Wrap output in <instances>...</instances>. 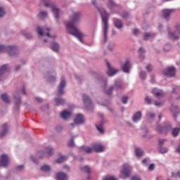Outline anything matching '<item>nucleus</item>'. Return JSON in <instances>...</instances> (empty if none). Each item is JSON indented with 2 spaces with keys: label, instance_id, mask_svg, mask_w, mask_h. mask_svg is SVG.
I'll return each instance as SVG.
<instances>
[{
  "label": "nucleus",
  "instance_id": "50",
  "mask_svg": "<svg viewBox=\"0 0 180 180\" xmlns=\"http://www.w3.org/2000/svg\"><path fill=\"white\" fill-rule=\"evenodd\" d=\"M145 102L146 103H147L148 105H153V102L150 99V97L148 96H146V98H145Z\"/></svg>",
  "mask_w": 180,
  "mask_h": 180
},
{
  "label": "nucleus",
  "instance_id": "17",
  "mask_svg": "<svg viewBox=\"0 0 180 180\" xmlns=\"http://www.w3.org/2000/svg\"><path fill=\"white\" fill-rule=\"evenodd\" d=\"M9 163V157L8 155L3 154L1 157H0V167H6Z\"/></svg>",
  "mask_w": 180,
  "mask_h": 180
},
{
  "label": "nucleus",
  "instance_id": "31",
  "mask_svg": "<svg viewBox=\"0 0 180 180\" xmlns=\"http://www.w3.org/2000/svg\"><path fill=\"white\" fill-rule=\"evenodd\" d=\"M51 47L53 51L57 52V51H58V50L60 49V45H58V44L57 42H52Z\"/></svg>",
  "mask_w": 180,
  "mask_h": 180
},
{
  "label": "nucleus",
  "instance_id": "26",
  "mask_svg": "<svg viewBox=\"0 0 180 180\" xmlns=\"http://www.w3.org/2000/svg\"><path fill=\"white\" fill-rule=\"evenodd\" d=\"M114 25L117 29H122L123 27V22L119 19H114Z\"/></svg>",
  "mask_w": 180,
  "mask_h": 180
},
{
  "label": "nucleus",
  "instance_id": "6",
  "mask_svg": "<svg viewBox=\"0 0 180 180\" xmlns=\"http://www.w3.org/2000/svg\"><path fill=\"white\" fill-rule=\"evenodd\" d=\"M171 129V123L169 122H165L163 127L158 124L156 127L157 131H158V133H160V134H167V133H168V131H169Z\"/></svg>",
  "mask_w": 180,
  "mask_h": 180
},
{
  "label": "nucleus",
  "instance_id": "13",
  "mask_svg": "<svg viewBox=\"0 0 180 180\" xmlns=\"http://www.w3.org/2000/svg\"><path fill=\"white\" fill-rule=\"evenodd\" d=\"M176 69L174 67H168L163 70V74L166 77H175Z\"/></svg>",
  "mask_w": 180,
  "mask_h": 180
},
{
  "label": "nucleus",
  "instance_id": "40",
  "mask_svg": "<svg viewBox=\"0 0 180 180\" xmlns=\"http://www.w3.org/2000/svg\"><path fill=\"white\" fill-rule=\"evenodd\" d=\"M67 156H61L60 158L56 160V162L58 164H61V162H64V161H67Z\"/></svg>",
  "mask_w": 180,
  "mask_h": 180
},
{
  "label": "nucleus",
  "instance_id": "59",
  "mask_svg": "<svg viewBox=\"0 0 180 180\" xmlns=\"http://www.w3.org/2000/svg\"><path fill=\"white\" fill-rule=\"evenodd\" d=\"M175 153H177V154H180V144L178 145L175 148Z\"/></svg>",
  "mask_w": 180,
  "mask_h": 180
},
{
  "label": "nucleus",
  "instance_id": "62",
  "mask_svg": "<svg viewBox=\"0 0 180 180\" xmlns=\"http://www.w3.org/2000/svg\"><path fill=\"white\" fill-rule=\"evenodd\" d=\"M25 37H26V39H32V35L29 33H24L23 34Z\"/></svg>",
  "mask_w": 180,
  "mask_h": 180
},
{
  "label": "nucleus",
  "instance_id": "29",
  "mask_svg": "<svg viewBox=\"0 0 180 180\" xmlns=\"http://www.w3.org/2000/svg\"><path fill=\"white\" fill-rule=\"evenodd\" d=\"M55 102H56V106H60V105H64V103H65V100L60 97H58L55 98Z\"/></svg>",
  "mask_w": 180,
  "mask_h": 180
},
{
  "label": "nucleus",
  "instance_id": "56",
  "mask_svg": "<svg viewBox=\"0 0 180 180\" xmlns=\"http://www.w3.org/2000/svg\"><path fill=\"white\" fill-rule=\"evenodd\" d=\"M172 175L173 178H175V176H179L180 178V171L177 172L176 173L172 172Z\"/></svg>",
  "mask_w": 180,
  "mask_h": 180
},
{
  "label": "nucleus",
  "instance_id": "10",
  "mask_svg": "<svg viewBox=\"0 0 180 180\" xmlns=\"http://www.w3.org/2000/svg\"><path fill=\"white\" fill-rule=\"evenodd\" d=\"M85 123V117L82 114H77L75 118V123L70 124L72 129L77 126V124H84Z\"/></svg>",
  "mask_w": 180,
  "mask_h": 180
},
{
  "label": "nucleus",
  "instance_id": "16",
  "mask_svg": "<svg viewBox=\"0 0 180 180\" xmlns=\"http://www.w3.org/2000/svg\"><path fill=\"white\" fill-rule=\"evenodd\" d=\"M64 88H65V79L64 77H61L60 83L58 86V95H64Z\"/></svg>",
  "mask_w": 180,
  "mask_h": 180
},
{
  "label": "nucleus",
  "instance_id": "44",
  "mask_svg": "<svg viewBox=\"0 0 180 180\" xmlns=\"http://www.w3.org/2000/svg\"><path fill=\"white\" fill-rule=\"evenodd\" d=\"M146 116L147 117H148L149 119H154V117H155V114H154L153 112L151 111H148L146 112Z\"/></svg>",
  "mask_w": 180,
  "mask_h": 180
},
{
  "label": "nucleus",
  "instance_id": "47",
  "mask_svg": "<svg viewBox=\"0 0 180 180\" xmlns=\"http://www.w3.org/2000/svg\"><path fill=\"white\" fill-rule=\"evenodd\" d=\"M44 155H46V152L43 150H39L37 153V157H39V158H44Z\"/></svg>",
  "mask_w": 180,
  "mask_h": 180
},
{
  "label": "nucleus",
  "instance_id": "20",
  "mask_svg": "<svg viewBox=\"0 0 180 180\" xmlns=\"http://www.w3.org/2000/svg\"><path fill=\"white\" fill-rule=\"evenodd\" d=\"M153 94L156 98H158V99L164 96V91L161 89H153Z\"/></svg>",
  "mask_w": 180,
  "mask_h": 180
},
{
  "label": "nucleus",
  "instance_id": "15",
  "mask_svg": "<svg viewBox=\"0 0 180 180\" xmlns=\"http://www.w3.org/2000/svg\"><path fill=\"white\" fill-rule=\"evenodd\" d=\"M7 53H8L9 56H18V48L15 46H6V51Z\"/></svg>",
  "mask_w": 180,
  "mask_h": 180
},
{
  "label": "nucleus",
  "instance_id": "23",
  "mask_svg": "<svg viewBox=\"0 0 180 180\" xmlns=\"http://www.w3.org/2000/svg\"><path fill=\"white\" fill-rule=\"evenodd\" d=\"M93 150L96 153H102L105 150V147L101 144H95L93 146Z\"/></svg>",
  "mask_w": 180,
  "mask_h": 180
},
{
  "label": "nucleus",
  "instance_id": "8",
  "mask_svg": "<svg viewBox=\"0 0 180 180\" xmlns=\"http://www.w3.org/2000/svg\"><path fill=\"white\" fill-rule=\"evenodd\" d=\"M19 94H23V95H26V91L25 90V87L21 89L20 91L15 92L13 94L15 103L14 109H19V105H20V97L19 96Z\"/></svg>",
  "mask_w": 180,
  "mask_h": 180
},
{
  "label": "nucleus",
  "instance_id": "37",
  "mask_svg": "<svg viewBox=\"0 0 180 180\" xmlns=\"http://www.w3.org/2000/svg\"><path fill=\"white\" fill-rule=\"evenodd\" d=\"M158 150L161 154H166V153H168V148L162 147V146H159Z\"/></svg>",
  "mask_w": 180,
  "mask_h": 180
},
{
  "label": "nucleus",
  "instance_id": "57",
  "mask_svg": "<svg viewBox=\"0 0 180 180\" xmlns=\"http://www.w3.org/2000/svg\"><path fill=\"white\" fill-rule=\"evenodd\" d=\"M127 101H129V98L127 96H124L122 98V101L124 104L127 103Z\"/></svg>",
  "mask_w": 180,
  "mask_h": 180
},
{
  "label": "nucleus",
  "instance_id": "42",
  "mask_svg": "<svg viewBox=\"0 0 180 180\" xmlns=\"http://www.w3.org/2000/svg\"><path fill=\"white\" fill-rule=\"evenodd\" d=\"M135 154L136 157H141L143 155V150L139 148L135 149Z\"/></svg>",
  "mask_w": 180,
  "mask_h": 180
},
{
  "label": "nucleus",
  "instance_id": "63",
  "mask_svg": "<svg viewBox=\"0 0 180 180\" xmlns=\"http://www.w3.org/2000/svg\"><path fill=\"white\" fill-rule=\"evenodd\" d=\"M122 18L124 19H127V17L129 16V13H126V12H124L122 15Z\"/></svg>",
  "mask_w": 180,
  "mask_h": 180
},
{
  "label": "nucleus",
  "instance_id": "18",
  "mask_svg": "<svg viewBox=\"0 0 180 180\" xmlns=\"http://www.w3.org/2000/svg\"><path fill=\"white\" fill-rule=\"evenodd\" d=\"M107 66L108 68L107 73L108 75H109V77H113V75H116V74L119 72V70L115 69L112 67H111L110 63H109V62H107Z\"/></svg>",
  "mask_w": 180,
  "mask_h": 180
},
{
  "label": "nucleus",
  "instance_id": "61",
  "mask_svg": "<svg viewBox=\"0 0 180 180\" xmlns=\"http://www.w3.org/2000/svg\"><path fill=\"white\" fill-rule=\"evenodd\" d=\"M155 168V165L151 164V165H150L148 169H149V171H153V169H154Z\"/></svg>",
  "mask_w": 180,
  "mask_h": 180
},
{
  "label": "nucleus",
  "instance_id": "55",
  "mask_svg": "<svg viewBox=\"0 0 180 180\" xmlns=\"http://www.w3.org/2000/svg\"><path fill=\"white\" fill-rule=\"evenodd\" d=\"M115 49V44H110L108 46V50H110V51H112Z\"/></svg>",
  "mask_w": 180,
  "mask_h": 180
},
{
  "label": "nucleus",
  "instance_id": "49",
  "mask_svg": "<svg viewBox=\"0 0 180 180\" xmlns=\"http://www.w3.org/2000/svg\"><path fill=\"white\" fill-rule=\"evenodd\" d=\"M155 106H158V108H160V106H162L164 105L163 101H155L154 103Z\"/></svg>",
  "mask_w": 180,
  "mask_h": 180
},
{
  "label": "nucleus",
  "instance_id": "35",
  "mask_svg": "<svg viewBox=\"0 0 180 180\" xmlns=\"http://www.w3.org/2000/svg\"><path fill=\"white\" fill-rule=\"evenodd\" d=\"M81 171H83V172H86V174H91V168L88 165L82 167Z\"/></svg>",
  "mask_w": 180,
  "mask_h": 180
},
{
  "label": "nucleus",
  "instance_id": "41",
  "mask_svg": "<svg viewBox=\"0 0 180 180\" xmlns=\"http://www.w3.org/2000/svg\"><path fill=\"white\" fill-rule=\"evenodd\" d=\"M179 131H180L179 128H178V127L174 128L172 130V136H174V137H176V136H178V134H179Z\"/></svg>",
  "mask_w": 180,
  "mask_h": 180
},
{
  "label": "nucleus",
  "instance_id": "33",
  "mask_svg": "<svg viewBox=\"0 0 180 180\" xmlns=\"http://www.w3.org/2000/svg\"><path fill=\"white\" fill-rule=\"evenodd\" d=\"M155 36V34L146 32L143 37L144 40H148V39H151Z\"/></svg>",
  "mask_w": 180,
  "mask_h": 180
},
{
  "label": "nucleus",
  "instance_id": "4",
  "mask_svg": "<svg viewBox=\"0 0 180 180\" xmlns=\"http://www.w3.org/2000/svg\"><path fill=\"white\" fill-rule=\"evenodd\" d=\"M97 79L99 81V82L103 84V86L102 89L104 94H105V95H112L113 89H115V86H111L109 89H106V86H108V79H106V78H103V77L101 76L99 77Z\"/></svg>",
  "mask_w": 180,
  "mask_h": 180
},
{
  "label": "nucleus",
  "instance_id": "58",
  "mask_svg": "<svg viewBox=\"0 0 180 180\" xmlns=\"http://www.w3.org/2000/svg\"><path fill=\"white\" fill-rule=\"evenodd\" d=\"M165 141H167V139H159V146H162Z\"/></svg>",
  "mask_w": 180,
  "mask_h": 180
},
{
  "label": "nucleus",
  "instance_id": "36",
  "mask_svg": "<svg viewBox=\"0 0 180 180\" xmlns=\"http://www.w3.org/2000/svg\"><path fill=\"white\" fill-rule=\"evenodd\" d=\"M1 96L4 102H6V103H9V96L7 94H3Z\"/></svg>",
  "mask_w": 180,
  "mask_h": 180
},
{
  "label": "nucleus",
  "instance_id": "48",
  "mask_svg": "<svg viewBox=\"0 0 180 180\" xmlns=\"http://www.w3.org/2000/svg\"><path fill=\"white\" fill-rule=\"evenodd\" d=\"M6 53V46L5 45H0V54Z\"/></svg>",
  "mask_w": 180,
  "mask_h": 180
},
{
  "label": "nucleus",
  "instance_id": "45",
  "mask_svg": "<svg viewBox=\"0 0 180 180\" xmlns=\"http://www.w3.org/2000/svg\"><path fill=\"white\" fill-rule=\"evenodd\" d=\"M46 151H47L48 155L49 156L53 155V154L54 153L53 148L50 146L46 148Z\"/></svg>",
  "mask_w": 180,
  "mask_h": 180
},
{
  "label": "nucleus",
  "instance_id": "52",
  "mask_svg": "<svg viewBox=\"0 0 180 180\" xmlns=\"http://www.w3.org/2000/svg\"><path fill=\"white\" fill-rule=\"evenodd\" d=\"M69 147H75V143H74V139H70L69 143H68Z\"/></svg>",
  "mask_w": 180,
  "mask_h": 180
},
{
  "label": "nucleus",
  "instance_id": "25",
  "mask_svg": "<svg viewBox=\"0 0 180 180\" xmlns=\"http://www.w3.org/2000/svg\"><path fill=\"white\" fill-rule=\"evenodd\" d=\"M70 116H71V111H68L67 110H63L60 113V117H62V119H64V120H67V119H68Z\"/></svg>",
  "mask_w": 180,
  "mask_h": 180
},
{
  "label": "nucleus",
  "instance_id": "54",
  "mask_svg": "<svg viewBox=\"0 0 180 180\" xmlns=\"http://www.w3.org/2000/svg\"><path fill=\"white\" fill-rule=\"evenodd\" d=\"M146 70H147V71L148 72H151V71H153V65H148L147 66H146Z\"/></svg>",
  "mask_w": 180,
  "mask_h": 180
},
{
  "label": "nucleus",
  "instance_id": "46",
  "mask_svg": "<svg viewBox=\"0 0 180 180\" xmlns=\"http://www.w3.org/2000/svg\"><path fill=\"white\" fill-rule=\"evenodd\" d=\"M96 128L97 130H98V131L101 133V134H103L105 131L103 130V127H102V123H101L99 125H96Z\"/></svg>",
  "mask_w": 180,
  "mask_h": 180
},
{
  "label": "nucleus",
  "instance_id": "22",
  "mask_svg": "<svg viewBox=\"0 0 180 180\" xmlns=\"http://www.w3.org/2000/svg\"><path fill=\"white\" fill-rule=\"evenodd\" d=\"M173 11V9H164L162 11L163 16L166 20L169 19V16H171V13H172Z\"/></svg>",
  "mask_w": 180,
  "mask_h": 180
},
{
  "label": "nucleus",
  "instance_id": "30",
  "mask_svg": "<svg viewBox=\"0 0 180 180\" xmlns=\"http://www.w3.org/2000/svg\"><path fill=\"white\" fill-rule=\"evenodd\" d=\"M81 150L82 151H85V153H87L88 154L92 153V150H94V146L92 148L89 146H82Z\"/></svg>",
  "mask_w": 180,
  "mask_h": 180
},
{
  "label": "nucleus",
  "instance_id": "5",
  "mask_svg": "<svg viewBox=\"0 0 180 180\" xmlns=\"http://www.w3.org/2000/svg\"><path fill=\"white\" fill-rule=\"evenodd\" d=\"M50 32H51V28H49V27L43 28L41 27H37V32L39 36H42V37L46 36L47 37H49V39H54L56 36L51 35Z\"/></svg>",
  "mask_w": 180,
  "mask_h": 180
},
{
  "label": "nucleus",
  "instance_id": "1",
  "mask_svg": "<svg viewBox=\"0 0 180 180\" xmlns=\"http://www.w3.org/2000/svg\"><path fill=\"white\" fill-rule=\"evenodd\" d=\"M79 19H81V13H74L73 15H72L70 18V21L67 22L65 25L68 33L75 36V37H77L80 43H84V39H82L84 37V33H82L79 29L75 27V23H77V22H79Z\"/></svg>",
  "mask_w": 180,
  "mask_h": 180
},
{
  "label": "nucleus",
  "instance_id": "27",
  "mask_svg": "<svg viewBox=\"0 0 180 180\" xmlns=\"http://www.w3.org/2000/svg\"><path fill=\"white\" fill-rule=\"evenodd\" d=\"M141 119V112L140 111L135 113L133 116V122H134V123H137V122H139Z\"/></svg>",
  "mask_w": 180,
  "mask_h": 180
},
{
  "label": "nucleus",
  "instance_id": "43",
  "mask_svg": "<svg viewBox=\"0 0 180 180\" xmlns=\"http://www.w3.org/2000/svg\"><path fill=\"white\" fill-rule=\"evenodd\" d=\"M139 77L141 78V79H146V78H147V73L145 71H141L139 73Z\"/></svg>",
  "mask_w": 180,
  "mask_h": 180
},
{
  "label": "nucleus",
  "instance_id": "60",
  "mask_svg": "<svg viewBox=\"0 0 180 180\" xmlns=\"http://www.w3.org/2000/svg\"><path fill=\"white\" fill-rule=\"evenodd\" d=\"M25 167L23 165H19L16 167V169L18 171H22V169H24Z\"/></svg>",
  "mask_w": 180,
  "mask_h": 180
},
{
  "label": "nucleus",
  "instance_id": "12",
  "mask_svg": "<svg viewBox=\"0 0 180 180\" xmlns=\"http://www.w3.org/2000/svg\"><path fill=\"white\" fill-rule=\"evenodd\" d=\"M130 68H131V63H130V60L127 59L125 63L122 65V70L125 74H130Z\"/></svg>",
  "mask_w": 180,
  "mask_h": 180
},
{
  "label": "nucleus",
  "instance_id": "64",
  "mask_svg": "<svg viewBox=\"0 0 180 180\" xmlns=\"http://www.w3.org/2000/svg\"><path fill=\"white\" fill-rule=\"evenodd\" d=\"M131 180H141L140 177L138 176H133Z\"/></svg>",
  "mask_w": 180,
  "mask_h": 180
},
{
  "label": "nucleus",
  "instance_id": "24",
  "mask_svg": "<svg viewBox=\"0 0 180 180\" xmlns=\"http://www.w3.org/2000/svg\"><path fill=\"white\" fill-rule=\"evenodd\" d=\"M115 86L117 91L123 89V84L122 82V79H115Z\"/></svg>",
  "mask_w": 180,
  "mask_h": 180
},
{
  "label": "nucleus",
  "instance_id": "9",
  "mask_svg": "<svg viewBox=\"0 0 180 180\" xmlns=\"http://www.w3.org/2000/svg\"><path fill=\"white\" fill-rule=\"evenodd\" d=\"M131 175V167L129 165H124L121 170V178H129Z\"/></svg>",
  "mask_w": 180,
  "mask_h": 180
},
{
  "label": "nucleus",
  "instance_id": "21",
  "mask_svg": "<svg viewBox=\"0 0 180 180\" xmlns=\"http://www.w3.org/2000/svg\"><path fill=\"white\" fill-rule=\"evenodd\" d=\"M68 176L64 172H58L56 174V180H68Z\"/></svg>",
  "mask_w": 180,
  "mask_h": 180
},
{
  "label": "nucleus",
  "instance_id": "32",
  "mask_svg": "<svg viewBox=\"0 0 180 180\" xmlns=\"http://www.w3.org/2000/svg\"><path fill=\"white\" fill-rule=\"evenodd\" d=\"M41 169L43 171V172H50V171H51V167L44 165L41 167Z\"/></svg>",
  "mask_w": 180,
  "mask_h": 180
},
{
  "label": "nucleus",
  "instance_id": "53",
  "mask_svg": "<svg viewBox=\"0 0 180 180\" xmlns=\"http://www.w3.org/2000/svg\"><path fill=\"white\" fill-rule=\"evenodd\" d=\"M48 82H54L56 81V77H50L47 79Z\"/></svg>",
  "mask_w": 180,
  "mask_h": 180
},
{
  "label": "nucleus",
  "instance_id": "19",
  "mask_svg": "<svg viewBox=\"0 0 180 180\" xmlns=\"http://www.w3.org/2000/svg\"><path fill=\"white\" fill-rule=\"evenodd\" d=\"M8 131H9V124H4L1 127V131L0 132V139L5 137L8 134Z\"/></svg>",
  "mask_w": 180,
  "mask_h": 180
},
{
  "label": "nucleus",
  "instance_id": "3",
  "mask_svg": "<svg viewBox=\"0 0 180 180\" xmlns=\"http://www.w3.org/2000/svg\"><path fill=\"white\" fill-rule=\"evenodd\" d=\"M41 5H44V6H46L47 8H51L55 18L60 19V13L61 11L51 0H41Z\"/></svg>",
  "mask_w": 180,
  "mask_h": 180
},
{
  "label": "nucleus",
  "instance_id": "7",
  "mask_svg": "<svg viewBox=\"0 0 180 180\" xmlns=\"http://www.w3.org/2000/svg\"><path fill=\"white\" fill-rule=\"evenodd\" d=\"M180 36V25H176L174 30L169 31V37L172 40H178Z\"/></svg>",
  "mask_w": 180,
  "mask_h": 180
},
{
  "label": "nucleus",
  "instance_id": "2",
  "mask_svg": "<svg viewBox=\"0 0 180 180\" xmlns=\"http://www.w3.org/2000/svg\"><path fill=\"white\" fill-rule=\"evenodd\" d=\"M99 11L101 15L103 25V39L102 41L103 43H106L108 41V19H109V13H108L103 8Z\"/></svg>",
  "mask_w": 180,
  "mask_h": 180
},
{
  "label": "nucleus",
  "instance_id": "11",
  "mask_svg": "<svg viewBox=\"0 0 180 180\" xmlns=\"http://www.w3.org/2000/svg\"><path fill=\"white\" fill-rule=\"evenodd\" d=\"M83 101L84 103V105L86 106L88 110H91L92 109L94 105L92 104V101H91V98L86 94L83 95Z\"/></svg>",
  "mask_w": 180,
  "mask_h": 180
},
{
  "label": "nucleus",
  "instance_id": "14",
  "mask_svg": "<svg viewBox=\"0 0 180 180\" xmlns=\"http://www.w3.org/2000/svg\"><path fill=\"white\" fill-rule=\"evenodd\" d=\"M8 65H3L1 67H0V81H4V79H5V74L8 72Z\"/></svg>",
  "mask_w": 180,
  "mask_h": 180
},
{
  "label": "nucleus",
  "instance_id": "51",
  "mask_svg": "<svg viewBox=\"0 0 180 180\" xmlns=\"http://www.w3.org/2000/svg\"><path fill=\"white\" fill-rule=\"evenodd\" d=\"M4 16H5V9L0 7V18H4Z\"/></svg>",
  "mask_w": 180,
  "mask_h": 180
},
{
  "label": "nucleus",
  "instance_id": "28",
  "mask_svg": "<svg viewBox=\"0 0 180 180\" xmlns=\"http://www.w3.org/2000/svg\"><path fill=\"white\" fill-rule=\"evenodd\" d=\"M171 111L173 114L174 117H176L178 116V115H179V112L178 111L177 105H172L171 107Z\"/></svg>",
  "mask_w": 180,
  "mask_h": 180
},
{
  "label": "nucleus",
  "instance_id": "34",
  "mask_svg": "<svg viewBox=\"0 0 180 180\" xmlns=\"http://www.w3.org/2000/svg\"><path fill=\"white\" fill-rule=\"evenodd\" d=\"M108 6L110 9L112 11L113 8H117V4H115L113 0H108Z\"/></svg>",
  "mask_w": 180,
  "mask_h": 180
},
{
  "label": "nucleus",
  "instance_id": "39",
  "mask_svg": "<svg viewBox=\"0 0 180 180\" xmlns=\"http://www.w3.org/2000/svg\"><path fill=\"white\" fill-rule=\"evenodd\" d=\"M172 49V46L169 44H167L164 46L163 50L165 53H168Z\"/></svg>",
  "mask_w": 180,
  "mask_h": 180
},
{
  "label": "nucleus",
  "instance_id": "38",
  "mask_svg": "<svg viewBox=\"0 0 180 180\" xmlns=\"http://www.w3.org/2000/svg\"><path fill=\"white\" fill-rule=\"evenodd\" d=\"M47 12L46 11H41L39 12L38 16L39 18V19H44L46 18H47Z\"/></svg>",
  "mask_w": 180,
  "mask_h": 180
}]
</instances>
